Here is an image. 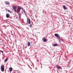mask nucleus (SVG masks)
Returning <instances> with one entry per match:
<instances>
[{
  "instance_id": "nucleus-18",
  "label": "nucleus",
  "mask_w": 73,
  "mask_h": 73,
  "mask_svg": "<svg viewBox=\"0 0 73 73\" xmlns=\"http://www.w3.org/2000/svg\"><path fill=\"white\" fill-rule=\"evenodd\" d=\"M28 21H27V23H26V25H28Z\"/></svg>"
},
{
  "instance_id": "nucleus-9",
  "label": "nucleus",
  "mask_w": 73,
  "mask_h": 73,
  "mask_svg": "<svg viewBox=\"0 0 73 73\" xmlns=\"http://www.w3.org/2000/svg\"><path fill=\"white\" fill-rule=\"evenodd\" d=\"M5 3L6 4V5H10V3H9V2L8 1L5 2Z\"/></svg>"
},
{
  "instance_id": "nucleus-19",
  "label": "nucleus",
  "mask_w": 73,
  "mask_h": 73,
  "mask_svg": "<svg viewBox=\"0 0 73 73\" xmlns=\"http://www.w3.org/2000/svg\"><path fill=\"white\" fill-rule=\"evenodd\" d=\"M1 52L2 53H4V52H3V51L2 50H1Z\"/></svg>"
},
{
  "instance_id": "nucleus-15",
  "label": "nucleus",
  "mask_w": 73,
  "mask_h": 73,
  "mask_svg": "<svg viewBox=\"0 0 73 73\" xmlns=\"http://www.w3.org/2000/svg\"><path fill=\"white\" fill-rule=\"evenodd\" d=\"M63 8H64V9H65L66 10L67 9V8H66V7H65V5L63 6Z\"/></svg>"
},
{
  "instance_id": "nucleus-23",
  "label": "nucleus",
  "mask_w": 73,
  "mask_h": 73,
  "mask_svg": "<svg viewBox=\"0 0 73 73\" xmlns=\"http://www.w3.org/2000/svg\"><path fill=\"white\" fill-rule=\"evenodd\" d=\"M16 18L17 19V18H18V17H17V16H16Z\"/></svg>"
},
{
  "instance_id": "nucleus-33",
  "label": "nucleus",
  "mask_w": 73,
  "mask_h": 73,
  "mask_svg": "<svg viewBox=\"0 0 73 73\" xmlns=\"http://www.w3.org/2000/svg\"><path fill=\"white\" fill-rule=\"evenodd\" d=\"M49 68H50V67H49Z\"/></svg>"
},
{
  "instance_id": "nucleus-17",
  "label": "nucleus",
  "mask_w": 73,
  "mask_h": 73,
  "mask_svg": "<svg viewBox=\"0 0 73 73\" xmlns=\"http://www.w3.org/2000/svg\"><path fill=\"white\" fill-rule=\"evenodd\" d=\"M29 27H32V25L31 24H30V26H29Z\"/></svg>"
},
{
  "instance_id": "nucleus-3",
  "label": "nucleus",
  "mask_w": 73,
  "mask_h": 73,
  "mask_svg": "<svg viewBox=\"0 0 73 73\" xmlns=\"http://www.w3.org/2000/svg\"><path fill=\"white\" fill-rule=\"evenodd\" d=\"M54 36L55 37H56L59 39V40H60V35H58V34H54Z\"/></svg>"
},
{
  "instance_id": "nucleus-12",
  "label": "nucleus",
  "mask_w": 73,
  "mask_h": 73,
  "mask_svg": "<svg viewBox=\"0 0 73 73\" xmlns=\"http://www.w3.org/2000/svg\"><path fill=\"white\" fill-rule=\"evenodd\" d=\"M12 67H10L9 68V70L10 71V73H11V72H12Z\"/></svg>"
},
{
  "instance_id": "nucleus-16",
  "label": "nucleus",
  "mask_w": 73,
  "mask_h": 73,
  "mask_svg": "<svg viewBox=\"0 0 73 73\" xmlns=\"http://www.w3.org/2000/svg\"><path fill=\"white\" fill-rule=\"evenodd\" d=\"M7 11H8V12H9L10 13H12V12H11V11H10L9 10H7Z\"/></svg>"
},
{
  "instance_id": "nucleus-32",
  "label": "nucleus",
  "mask_w": 73,
  "mask_h": 73,
  "mask_svg": "<svg viewBox=\"0 0 73 73\" xmlns=\"http://www.w3.org/2000/svg\"><path fill=\"white\" fill-rule=\"evenodd\" d=\"M41 68H42V67H41Z\"/></svg>"
},
{
  "instance_id": "nucleus-28",
  "label": "nucleus",
  "mask_w": 73,
  "mask_h": 73,
  "mask_svg": "<svg viewBox=\"0 0 73 73\" xmlns=\"http://www.w3.org/2000/svg\"><path fill=\"white\" fill-rule=\"evenodd\" d=\"M70 25H69V27H70Z\"/></svg>"
},
{
  "instance_id": "nucleus-4",
  "label": "nucleus",
  "mask_w": 73,
  "mask_h": 73,
  "mask_svg": "<svg viewBox=\"0 0 73 73\" xmlns=\"http://www.w3.org/2000/svg\"><path fill=\"white\" fill-rule=\"evenodd\" d=\"M12 8L13 9H14L15 11V12H17V7L16 6H14L12 7Z\"/></svg>"
},
{
  "instance_id": "nucleus-6",
  "label": "nucleus",
  "mask_w": 73,
  "mask_h": 73,
  "mask_svg": "<svg viewBox=\"0 0 73 73\" xmlns=\"http://www.w3.org/2000/svg\"><path fill=\"white\" fill-rule=\"evenodd\" d=\"M42 40L44 42H47L48 41V40L45 38H43Z\"/></svg>"
},
{
  "instance_id": "nucleus-30",
  "label": "nucleus",
  "mask_w": 73,
  "mask_h": 73,
  "mask_svg": "<svg viewBox=\"0 0 73 73\" xmlns=\"http://www.w3.org/2000/svg\"><path fill=\"white\" fill-rule=\"evenodd\" d=\"M30 61H31V60H30Z\"/></svg>"
},
{
  "instance_id": "nucleus-25",
  "label": "nucleus",
  "mask_w": 73,
  "mask_h": 73,
  "mask_svg": "<svg viewBox=\"0 0 73 73\" xmlns=\"http://www.w3.org/2000/svg\"><path fill=\"white\" fill-rule=\"evenodd\" d=\"M62 41H63V40L62 39Z\"/></svg>"
},
{
  "instance_id": "nucleus-29",
  "label": "nucleus",
  "mask_w": 73,
  "mask_h": 73,
  "mask_svg": "<svg viewBox=\"0 0 73 73\" xmlns=\"http://www.w3.org/2000/svg\"><path fill=\"white\" fill-rule=\"evenodd\" d=\"M25 5V4H24Z\"/></svg>"
},
{
  "instance_id": "nucleus-24",
  "label": "nucleus",
  "mask_w": 73,
  "mask_h": 73,
  "mask_svg": "<svg viewBox=\"0 0 73 73\" xmlns=\"http://www.w3.org/2000/svg\"><path fill=\"white\" fill-rule=\"evenodd\" d=\"M37 61H38H38H39L38 60H37Z\"/></svg>"
},
{
  "instance_id": "nucleus-11",
  "label": "nucleus",
  "mask_w": 73,
  "mask_h": 73,
  "mask_svg": "<svg viewBox=\"0 0 73 73\" xmlns=\"http://www.w3.org/2000/svg\"><path fill=\"white\" fill-rule=\"evenodd\" d=\"M31 45V42H28L27 43V46H29Z\"/></svg>"
},
{
  "instance_id": "nucleus-26",
  "label": "nucleus",
  "mask_w": 73,
  "mask_h": 73,
  "mask_svg": "<svg viewBox=\"0 0 73 73\" xmlns=\"http://www.w3.org/2000/svg\"><path fill=\"white\" fill-rule=\"evenodd\" d=\"M22 11H24V10L23 9H22Z\"/></svg>"
},
{
  "instance_id": "nucleus-21",
  "label": "nucleus",
  "mask_w": 73,
  "mask_h": 73,
  "mask_svg": "<svg viewBox=\"0 0 73 73\" xmlns=\"http://www.w3.org/2000/svg\"><path fill=\"white\" fill-rule=\"evenodd\" d=\"M16 16H17V15H15V16H14V18H15V17H16Z\"/></svg>"
},
{
  "instance_id": "nucleus-22",
  "label": "nucleus",
  "mask_w": 73,
  "mask_h": 73,
  "mask_svg": "<svg viewBox=\"0 0 73 73\" xmlns=\"http://www.w3.org/2000/svg\"><path fill=\"white\" fill-rule=\"evenodd\" d=\"M23 11L24 13H26L25 11L24 10H23Z\"/></svg>"
},
{
  "instance_id": "nucleus-20",
  "label": "nucleus",
  "mask_w": 73,
  "mask_h": 73,
  "mask_svg": "<svg viewBox=\"0 0 73 73\" xmlns=\"http://www.w3.org/2000/svg\"><path fill=\"white\" fill-rule=\"evenodd\" d=\"M19 20H21V17L19 18Z\"/></svg>"
},
{
  "instance_id": "nucleus-1",
  "label": "nucleus",
  "mask_w": 73,
  "mask_h": 73,
  "mask_svg": "<svg viewBox=\"0 0 73 73\" xmlns=\"http://www.w3.org/2000/svg\"><path fill=\"white\" fill-rule=\"evenodd\" d=\"M21 8L20 7H18L17 9V12L18 13V14L19 16V18L21 17L20 16L21 15V14L19 13V12H20V10H21Z\"/></svg>"
},
{
  "instance_id": "nucleus-31",
  "label": "nucleus",
  "mask_w": 73,
  "mask_h": 73,
  "mask_svg": "<svg viewBox=\"0 0 73 73\" xmlns=\"http://www.w3.org/2000/svg\"><path fill=\"white\" fill-rule=\"evenodd\" d=\"M30 61H31V60H30Z\"/></svg>"
},
{
  "instance_id": "nucleus-2",
  "label": "nucleus",
  "mask_w": 73,
  "mask_h": 73,
  "mask_svg": "<svg viewBox=\"0 0 73 73\" xmlns=\"http://www.w3.org/2000/svg\"><path fill=\"white\" fill-rule=\"evenodd\" d=\"M1 72H4V66L3 65H2L1 67Z\"/></svg>"
},
{
  "instance_id": "nucleus-7",
  "label": "nucleus",
  "mask_w": 73,
  "mask_h": 73,
  "mask_svg": "<svg viewBox=\"0 0 73 73\" xmlns=\"http://www.w3.org/2000/svg\"><path fill=\"white\" fill-rule=\"evenodd\" d=\"M51 5L52 6V7H54L55 6V5H54V2L52 1L51 2Z\"/></svg>"
},
{
  "instance_id": "nucleus-27",
  "label": "nucleus",
  "mask_w": 73,
  "mask_h": 73,
  "mask_svg": "<svg viewBox=\"0 0 73 73\" xmlns=\"http://www.w3.org/2000/svg\"><path fill=\"white\" fill-rule=\"evenodd\" d=\"M40 64H41V65L42 66V64H41V63H40Z\"/></svg>"
},
{
  "instance_id": "nucleus-5",
  "label": "nucleus",
  "mask_w": 73,
  "mask_h": 73,
  "mask_svg": "<svg viewBox=\"0 0 73 73\" xmlns=\"http://www.w3.org/2000/svg\"><path fill=\"white\" fill-rule=\"evenodd\" d=\"M57 69H58V70H60V69H62V68H61V66L58 65L57 66Z\"/></svg>"
},
{
  "instance_id": "nucleus-10",
  "label": "nucleus",
  "mask_w": 73,
  "mask_h": 73,
  "mask_svg": "<svg viewBox=\"0 0 73 73\" xmlns=\"http://www.w3.org/2000/svg\"><path fill=\"white\" fill-rule=\"evenodd\" d=\"M6 16L7 18H9V17H10V15H9V14L8 13L6 14Z\"/></svg>"
},
{
  "instance_id": "nucleus-14",
  "label": "nucleus",
  "mask_w": 73,
  "mask_h": 73,
  "mask_svg": "<svg viewBox=\"0 0 73 73\" xmlns=\"http://www.w3.org/2000/svg\"><path fill=\"white\" fill-rule=\"evenodd\" d=\"M8 60V58H7L5 60V62H7V60Z\"/></svg>"
},
{
  "instance_id": "nucleus-8",
  "label": "nucleus",
  "mask_w": 73,
  "mask_h": 73,
  "mask_svg": "<svg viewBox=\"0 0 73 73\" xmlns=\"http://www.w3.org/2000/svg\"><path fill=\"white\" fill-rule=\"evenodd\" d=\"M28 20L29 24H31V20H30V19L29 18H27V21H28Z\"/></svg>"
},
{
  "instance_id": "nucleus-13",
  "label": "nucleus",
  "mask_w": 73,
  "mask_h": 73,
  "mask_svg": "<svg viewBox=\"0 0 73 73\" xmlns=\"http://www.w3.org/2000/svg\"><path fill=\"white\" fill-rule=\"evenodd\" d=\"M53 46H57V44H53L52 45Z\"/></svg>"
}]
</instances>
